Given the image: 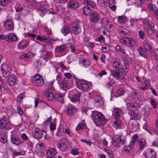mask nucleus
Returning <instances> with one entry per match:
<instances>
[{
	"label": "nucleus",
	"instance_id": "obj_14",
	"mask_svg": "<svg viewBox=\"0 0 158 158\" xmlns=\"http://www.w3.org/2000/svg\"><path fill=\"white\" fill-rule=\"evenodd\" d=\"M113 67L117 70H120L122 68V63L118 59H113L112 60Z\"/></svg>",
	"mask_w": 158,
	"mask_h": 158
},
{
	"label": "nucleus",
	"instance_id": "obj_13",
	"mask_svg": "<svg viewBox=\"0 0 158 158\" xmlns=\"http://www.w3.org/2000/svg\"><path fill=\"white\" fill-rule=\"evenodd\" d=\"M48 6L46 5H41L38 8V10L40 15L42 16L44 15L48 11Z\"/></svg>",
	"mask_w": 158,
	"mask_h": 158
},
{
	"label": "nucleus",
	"instance_id": "obj_6",
	"mask_svg": "<svg viewBox=\"0 0 158 158\" xmlns=\"http://www.w3.org/2000/svg\"><path fill=\"white\" fill-rule=\"evenodd\" d=\"M77 86L83 90L88 89L89 87V84L84 80H79L77 84Z\"/></svg>",
	"mask_w": 158,
	"mask_h": 158
},
{
	"label": "nucleus",
	"instance_id": "obj_27",
	"mask_svg": "<svg viewBox=\"0 0 158 158\" xmlns=\"http://www.w3.org/2000/svg\"><path fill=\"white\" fill-rule=\"evenodd\" d=\"M4 25L7 29L10 30L13 29V23L11 20L6 21L4 23Z\"/></svg>",
	"mask_w": 158,
	"mask_h": 158
},
{
	"label": "nucleus",
	"instance_id": "obj_59",
	"mask_svg": "<svg viewBox=\"0 0 158 158\" xmlns=\"http://www.w3.org/2000/svg\"><path fill=\"white\" fill-rule=\"evenodd\" d=\"M9 0H1L0 2V5L2 6H5L8 4Z\"/></svg>",
	"mask_w": 158,
	"mask_h": 158
},
{
	"label": "nucleus",
	"instance_id": "obj_42",
	"mask_svg": "<svg viewBox=\"0 0 158 158\" xmlns=\"http://www.w3.org/2000/svg\"><path fill=\"white\" fill-rule=\"evenodd\" d=\"M144 87H139V89L142 90H146L148 89L150 86V81L148 80H147L144 81Z\"/></svg>",
	"mask_w": 158,
	"mask_h": 158
},
{
	"label": "nucleus",
	"instance_id": "obj_18",
	"mask_svg": "<svg viewBox=\"0 0 158 158\" xmlns=\"http://www.w3.org/2000/svg\"><path fill=\"white\" fill-rule=\"evenodd\" d=\"M112 143L114 146L118 147L120 146L121 141L119 139V136L118 135H114L112 138Z\"/></svg>",
	"mask_w": 158,
	"mask_h": 158
},
{
	"label": "nucleus",
	"instance_id": "obj_8",
	"mask_svg": "<svg viewBox=\"0 0 158 158\" xmlns=\"http://www.w3.org/2000/svg\"><path fill=\"white\" fill-rule=\"evenodd\" d=\"M67 140L66 139H64L60 140L59 143L57 145V147L59 149L62 151H64L67 148Z\"/></svg>",
	"mask_w": 158,
	"mask_h": 158
},
{
	"label": "nucleus",
	"instance_id": "obj_11",
	"mask_svg": "<svg viewBox=\"0 0 158 158\" xmlns=\"http://www.w3.org/2000/svg\"><path fill=\"white\" fill-rule=\"evenodd\" d=\"M34 137L37 139H40L43 135V131L39 128H35L33 132Z\"/></svg>",
	"mask_w": 158,
	"mask_h": 158
},
{
	"label": "nucleus",
	"instance_id": "obj_52",
	"mask_svg": "<svg viewBox=\"0 0 158 158\" xmlns=\"http://www.w3.org/2000/svg\"><path fill=\"white\" fill-rule=\"evenodd\" d=\"M128 39L129 38L123 37L120 40V42L123 44H128L129 42Z\"/></svg>",
	"mask_w": 158,
	"mask_h": 158
},
{
	"label": "nucleus",
	"instance_id": "obj_50",
	"mask_svg": "<svg viewBox=\"0 0 158 158\" xmlns=\"http://www.w3.org/2000/svg\"><path fill=\"white\" fill-rule=\"evenodd\" d=\"M29 57L28 54L23 53L19 56V58L23 59L25 61H27L29 59Z\"/></svg>",
	"mask_w": 158,
	"mask_h": 158
},
{
	"label": "nucleus",
	"instance_id": "obj_2",
	"mask_svg": "<svg viewBox=\"0 0 158 158\" xmlns=\"http://www.w3.org/2000/svg\"><path fill=\"white\" fill-rule=\"evenodd\" d=\"M138 137V135L137 134H135L133 135L132 139L130 142L129 145L125 146L123 149V152L125 154L131 156L132 158L133 157L134 154V151L132 148L134 145L135 143L136 142Z\"/></svg>",
	"mask_w": 158,
	"mask_h": 158
},
{
	"label": "nucleus",
	"instance_id": "obj_12",
	"mask_svg": "<svg viewBox=\"0 0 158 158\" xmlns=\"http://www.w3.org/2000/svg\"><path fill=\"white\" fill-rule=\"evenodd\" d=\"M66 110L67 114L69 116H72L76 111L75 106L70 104H68L66 106Z\"/></svg>",
	"mask_w": 158,
	"mask_h": 158
},
{
	"label": "nucleus",
	"instance_id": "obj_57",
	"mask_svg": "<svg viewBox=\"0 0 158 158\" xmlns=\"http://www.w3.org/2000/svg\"><path fill=\"white\" fill-rule=\"evenodd\" d=\"M152 27H150L148 28V29L145 30L147 33L150 35L152 34L156 31L155 29H152Z\"/></svg>",
	"mask_w": 158,
	"mask_h": 158
},
{
	"label": "nucleus",
	"instance_id": "obj_54",
	"mask_svg": "<svg viewBox=\"0 0 158 158\" xmlns=\"http://www.w3.org/2000/svg\"><path fill=\"white\" fill-rule=\"evenodd\" d=\"M126 136L123 135V134L119 136V139L121 141V143L123 144H124L126 143Z\"/></svg>",
	"mask_w": 158,
	"mask_h": 158
},
{
	"label": "nucleus",
	"instance_id": "obj_25",
	"mask_svg": "<svg viewBox=\"0 0 158 158\" xmlns=\"http://www.w3.org/2000/svg\"><path fill=\"white\" fill-rule=\"evenodd\" d=\"M79 5V4L77 2L73 0L70 1L67 4L68 7L71 9L76 8Z\"/></svg>",
	"mask_w": 158,
	"mask_h": 158
},
{
	"label": "nucleus",
	"instance_id": "obj_48",
	"mask_svg": "<svg viewBox=\"0 0 158 158\" xmlns=\"http://www.w3.org/2000/svg\"><path fill=\"white\" fill-rule=\"evenodd\" d=\"M110 46L107 44H103L102 46V50L104 52H106L110 50Z\"/></svg>",
	"mask_w": 158,
	"mask_h": 158
},
{
	"label": "nucleus",
	"instance_id": "obj_38",
	"mask_svg": "<svg viewBox=\"0 0 158 158\" xmlns=\"http://www.w3.org/2000/svg\"><path fill=\"white\" fill-rule=\"evenodd\" d=\"M139 51L140 55L145 58L147 57V52L144 48L140 47L139 49Z\"/></svg>",
	"mask_w": 158,
	"mask_h": 158
},
{
	"label": "nucleus",
	"instance_id": "obj_41",
	"mask_svg": "<svg viewBox=\"0 0 158 158\" xmlns=\"http://www.w3.org/2000/svg\"><path fill=\"white\" fill-rule=\"evenodd\" d=\"M33 83L38 86H41L44 84V80L43 78L36 81H32Z\"/></svg>",
	"mask_w": 158,
	"mask_h": 158
},
{
	"label": "nucleus",
	"instance_id": "obj_64",
	"mask_svg": "<svg viewBox=\"0 0 158 158\" xmlns=\"http://www.w3.org/2000/svg\"><path fill=\"white\" fill-rule=\"evenodd\" d=\"M139 36L140 39H143L145 37V35L144 32L142 31L139 32Z\"/></svg>",
	"mask_w": 158,
	"mask_h": 158
},
{
	"label": "nucleus",
	"instance_id": "obj_4",
	"mask_svg": "<svg viewBox=\"0 0 158 158\" xmlns=\"http://www.w3.org/2000/svg\"><path fill=\"white\" fill-rule=\"evenodd\" d=\"M1 69L3 76L7 77L10 75L11 69L7 64H3L1 66Z\"/></svg>",
	"mask_w": 158,
	"mask_h": 158
},
{
	"label": "nucleus",
	"instance_id": "obj_10",
	"mask_svg": "<svg viewBox=\"0 0 158 158\" xmlns=\"http://www.w3.org/2000/svg\"><path fill=\"white\" fill-rule=\"evenodd\" d=\"M146 158H156V153L151 149H148L144 152Z\"/></svg>",
	"mask_w": 158,
	"mask_h": 158
},
{
	"label": "nucleus",
	"instance_id": "obj_61",
	"mask_svg": "<svg viewBox=\"0 0 158 158\" xmlns=\"http://www.w3.org/2000/svg\"><path fill=\"white\" fill-rule=\"evenodd\" d=\"M144 114L145 115H149L150 112V110L149 108H144L143 109Z\"/></svg>",
	"mask_w": 158,
	"mask_h": 158
},
{
	"label": "nucleus",
	"instance_id": "obj_53",
	"mask_svg": "<svg viewBox=\"0 0 158 158\" xmlns=\"http://www.w3.org/2000/svg\"><path fill=\"white\" fill-rule=\"evenodd\" d=\"M125 93L123 88H119L117 90L116 93L120 96L123 95Z\"/></svg>",
	"mask_w": 158,
	"mask_h": 158
},
{
	"label": "nucleus",
	"instance_id": "obj_47",
	"mask_svg": "<svg viewBox=\"0 0 158 158\" xmlns=\"http://www.w3.org/2000/svg\"><path fill=\"white\" fill-rule=\"evenodd\" d=\"M147 5L149 9L155 13L158 10L157 7L153 4L148 3Z\"/></svg>",
	"mask_w": 158,
	"mask_h": 158
},
{
	"label": "nucleus",
	"instance_id": "obj_7",
	"mask_svg": "<svg viewBox=\"0 0 158 158\" xmlns=\"http://www.w3.org/2000/svg\"><path fill=\"white\" fill-rule=\"evenodd\" d=\"M127 107V109L131 111L138 110L140 108L139 104L136 102L128 103Z\"/></svg>",
	"mask_w": 158,
	"mask_h": 158
},
{
	"label": "nucleus",
	"instance_id": "obj_60",
	"mask_svg": "<svg viewBox=\"0 0 158 158\" xmlns=\"http://www.w3.org/2000/svg\"><path fill=\"white\" fill-rule=\"evenodd\" d=\"M44 30L45 32L48 35H50L52 33V31L51 29L48 28L47 27H44Z\"/></svg>",
	"mask_w": 158,
	"mask_h": 158
},
{
	"label": "nucleus",
	"instance_id": "obj_28",
	"mask_svg": "<svg viewBox=\"0 0 158 158\" xmlns=\"http://www.w3.org/2000/svg\"><path fill=\"white\" fill-rule=\"evenodd\" d=\"M111 75L115 78H123V76H122V73L119 71L112 70L110 71Z\"/></svg>",
	"mask_w": 158,
	"mask_h": 158
},
{
	"label": "nucleus",
	"instance_id": "obj_23",
	"mask_svg": "<svg viewBox=\"0 0 158 158\" xmlns=\"http://www.w3.org/2000/svg\"><path fill=\"white\" fill-rule=\"evenodd\" d=\"M113 112L114 114V119L119 118L120 116L122 114V110L118 108L114 109Z\"/></svg>",
	"mask_w": 158,
	"mask_h": 158
},
{
	"label": "nucleus",
	"instance_id": "obj_45",
	"mask_svg": "<svg viewBox=\"0 0 158 158\" xmlns=\"http://www.w3.org/2000/svg\"><path fill=\"white\" fill-rule=\"evenodd\" d=\"M146 141L143 139H141L139 141V145L140 150H142L145 147Z\"/></svg>",
	"mask_w": 158,
	"mask_h": 158
},
{
	"label": "nucleus",
	"instance_id": "obj_58",
	"mask_svg": "<svg viewBox=\"0 0 158 158\" xmlns=\"http://www.w3.org/2000/svg\"><path fill=\"white\" fill-rule=\"evenodd\" d=\"M129 42L128 44H129L131 46H135L136 45L135 41L131 38H129Z\"/></svg>",
	"mask_w": 158,
	"mask_h": 158
},
{
	"label": "nucleus",
	"instance_id": "obj_17",
	"mask_svg": "<svg viewBox=\"0 0 158 158\" xmlns=\"http://www.w3.org/2000/svg\"><path fill=\"white\" fill-rule=\"evenodd\" d=\"M17 40L16 36L14 34L10 33L6 35V41L11 43L13 41H16Z\"/></svg>",
	"mask_w": 158,
	"mask_h": 158
},
{
	"label": "nucleus",
	"instance_id": "obj_46",
	"mask_svg": "<svg viewBox=\"0 0 158 158\" xmlns=\"http://www.w3.org/2000/svg\"><path fill=\"white\" fill-rule=\"evenodd\" d=\"M130 119L138 120L139 118V115L137 113H135V111H132L131 112Z\"/></svg>",
	"mask_w": 158,
	"mask_h": 158
},
{
	"label": "nucleus",
	"instance_id": "obj_16",
	"mask_svg": "<svg viewBox=\"0 0 158 158\" xmlns=\"http://www.w3.org/2000/svg\"><path fill=\"white\" fill-rule=\"evenodd\" d=\"M36 39L37 40L40 41L41 42L48 40L50 42H51L56 40L53 39L51 38L49 36H46L45 35L40 36V35H38Z\"/></svg>",
	"mask_w": 158,
	"mask_h": 158
},
{
	"label": "nucleus",
	"instance_id": "obj_56",
	"mask_svg": "<svg viewBox=\"0 0 158 158\" xmlns=\"http://www.w3.org/2000/svg\"><path fill=\"white\" fill-rule=\"evenodd\" d=\"M115 50L117 51L122 52L123 53H125V51L122 48L120 47L119 45H117L115 48Z\"/></svg>",
	"mask_w": 158,
	"mask_h": 158
},
{
	"label": "nucleus",
	"instance_id": "obj_37",
	"mask_svg": "<svg viewBox=\"0 0 158 158\" xmlns=\"http://www.w3.org/2000/svg\"><path fill=\"white\" fill-rule=\"evenodd\" d=\"M61 31L64 35L71 32V31L68 26H65L61 29Z\"/></svg>",
	"mask_w": 158,
	"mask_h": 158
},
{
	"label": "nucleus",
	"instance_id": "obj_44",
	"mask_svg": "<svg viewBox=\"0 0 158 158\" xmlns=\"http://www.w3.org/2000/svg\"><path fill=\"white\" fill-rule=\"evenodd\" d=\"M56 154V152L54 149H51L47 152V154L48 157H53Z\"/></svg>",
	"mask_w": 158,
	"mask_h": 158
},
{
	"label": "nucleus",
	"instance_id": "obj_3",
	"mask_svg": "<svg viewBox=\"0 0 158 158\" xmlns=\"http://www.w3.org/2000/svg\"><path fill=\"white\" fill-rule=\"evenodd\" d=\"M10 123L8 118L5 116H3L0 120V128L2 130H8Z\"/></svg>",
	"mask_w": 158,
	"mask_h": 158
},
{
	"label": "nucleus",
	"instance_id": "obj_34",
	"mask_svg": "<svg viewBox=\"0 0 158 158\" xmlns=\"http://www.w3.org/2000/svg\"><path fill=\"white\" fill-rule=\"evenodd\" d=\"M84 5H89L92 7L94 8L96 6V4L92 0H84L83 1Z\"/></svg>",
	"mask_w": 158,
	"mask_h": 158
},
{
	"label": "nucleus",
	"instance_id": "obj_35",
	"mask_svg": "<svg viewBox=\"0 0 158 158\" xmlns=\"http://www.w3.org/2000/svg\"><path fill=\"white\" fill-rule=\"evenodd\" d=\"M56 102H58L62 104L64 103V96L62 94H58L56 96Z\"/></svg>",
	"mask_w": 158,
	"mask_h": 158
},
{
	"label": "nucleus",
	"instance_id": "obj_20",
	"mask_svg": "<svg viewBox=\"0 0 158 158\" xmlns=\"http://www.w3.org/2000/svg\"><path fill=\"white\" fill-rule=\"evenodd\" d=\"M59 84L60 85L61 87L64 90H66L69 86L68 81L65 80L60 79L59 81Z\"/></svg>",
	"mask_w": 158,
	"mask_h": 158
},
{
	"label": "nucleus",
	"instance_id": "obj_1",
	"mask_svg": "<svg viewBox=\"0 0 158 158\" xmlns=\"http://www.w3.org/2000/svg\"><path fill=\"white\" fill-rule=\"evenodd\" d=\"M91 117L96 125H101L106 123L104 115L98 111H92Z\"/></svg>",
	"mask_w": 158,
	"mask_h": 158
},
{
	"label": "nucleus",
	"instance_id": "obj_5",
	"mask_svg": "<svg viewBox=\"0 0 158 158\" xmlns=\"http://www.w3.org/2000/svg\"><path fill=\"white\" fill-rule=\"evenodd\" d=\"M71 29L74 34L75 35L79 34L81 31V26L79 22H74L72 24Z\"/></svg>",
	"mask_w": 158,
	"mask_h": 158
},
{
	"label": "nucleus",
	"instance_id": "obj_22",
	"mask_svg": "<svg viewBox=\"0 0 158 158\" xmlns=\"http://www.w3.org/2000/svg\"><path fill=\"white\" fill-rule=\"evenodd\" d=\"M52 52L47 50L44 51L42 53V56L43 58L46 60H49L52 56Z\"/></svg>",
	"mask_w": 158,
	"mask_h": 158
},
{
	"label": "nucleus",
	"instance_id": "obj_51",
	"mask_svg": "<svg viewBox=\"0 0 158 158\" xmlns=\"http://www.w3.org/2000/svg\"><path fill=\"white\" fill-rule=\"evenodd\" d=\"M85 125L83 123H79L76 128V130H80L84 129Z\"/></svg>",
	"mask_w": 158,
	"mask_h": 158
},
{
	"label": "nucleus",
	"instance_id": "obj_15",
	"mask_svg": "<svg viewBox=\"0 0 158 158\" xmlns=\"http://www.w3.org/2000/svg\"><path fill=\"white\" fill-rule=\"evenodd\" d=\"M11 139L12 143L16 145L19 146L21 143V139L15 134H12L11 136Z\"/></svg>",
	"mask_w": 158,
	"mask_h": 158
},
{
	"label": "nucleus",
	"instance_id": "obj_40",
	"mask_svg": "<svg viewBox=\"0 0 158 158\" xmlns=\"http://www.w3.org/2000/svg\"><path fill=\"white\" fill-rule=\"evenodd\" d=\"M80 94H74L73 95L71 99V101L74 102H75L77 101H80Z\"/></svg>",
	"mask_w": 158,
	"mask_h": 158
},
{
	"label": "nucleus",
	"instance_id": "obj_26",
	"mask_svg": "<svg viewBox=\"0 0 158 158\" xmlns=\"http://www.w3.org/2000/svg\"><path fill=\"white\" fill-rule=\"evenodd\" d=\"M66 48V46L64 45H63L56 47L55 50V51L57 53L62 54L65 52Z\"/></svg>",
	"mask_w": 158,
	"mask_h": 158
},
{
	"label": "nucleus",
	"instance_id": "obj_63",
	"mask_svg": "<svg viewBox=\"0 0 158 158\" xmlns=\"http://www.w3.org/2000/svg\"><path fill=\"white\" fill-rule=\"evenodd\" d=\"M105 40L104 37L102 35H101L97 39V40L100 42H101L102 40L104 42Z\"/></svg>",
	"mask_w": 158,
	"mask_h": 158
},
{
	"label": "nucleus",
	"instance_id": "obj_62",
	"mask_svg": "<svg viewBox=\"0 0 158 158\" xmlns=\"http://www.w3.org/2000/svg\"><path fill=\"white\" fill-rule=\"evenodd\" d=\"M40 78H43L40 74H37L34 77L32 81H37L40 79Z\"/></svg>",
	"mask_w": 158,
	"mask_h": 158
},
{
	"label": "nucleus",
	"instance_id": "obj_29",
	"mask_svg": "<svg viewBox=\"0 0 158 158\" xmlns=\"http://www.w3.org/2000/svg\"><path fill=\"white\" fill-rule=\"evenodd\" d=\"M16 81V78L13 75H11L7 79V83L9 85H14Z\"/></svg>",
	"mask_w": 158,
	"mask_h": 158
},
{
	"label": "nucleus",
	"instance_id": "obj_9",
	"mask_svg": "<svg viewBox=\"0 0 158 158\" xmlns=\"http://www.w3.org/2000/svg\"><path fill=\"white\" fill-rule=\"evenodd\" d=\"M100 18L98 13L96 11H93L90 14V20L92 23L97 22L99 20Z\"/></svg>",
	"mask_w": 158,
	"mask_h": 158
},
{
	"label": "nucleus",
	"instance_id": "obj_55",
	"mask_svg": "<svg viewBox=\"0 0 158 158\" xmlns=\"http://www.w3.org/2000/svg\"><path fill=\"white\" fill-rule=\"evenodd\" d=\"M25 97V93H21L17 98V100L19 102H21L22 100Z\"/></svg>",
	"mask_w": 158,
	"mask_h": 158
},
{
	"label": "nucleus",
	"instance_id": "obj_32",
	"mask_svg": "<svg viewBox=\"0 0 158 158\" xmlns=\"http://www.w3.org/2000/svg\"><path fill=\"white\" fill-rule=\"evenodd\" d=\"M115 121L113 124V127L116 128H118L120 127L122 124V122L119 119H115Z\"/></svg>",
	"mask_w": 158,
	"mask_h": 158
},
{
	"label": "nucleus",
	"instance_id": "obj_39",
	"mask_svg": "<svg viewBox=\"0 0 158 158\" xmlns=\"http://www.w3.org/2000/svg\"><path fill=\"white\" fill-rule=\"evenodd\" d=\"M127 20V17L124 15L119 16L118 18V22L121 24L125 23Z\"/></svg>",
	"mask_w": 158,
	"mask_h": 158
},
{
	"label": "nucleus",
	"instance_id": "obj_33",
	"mask_svg": "<svg viewBox=\"0 0 158 158\" xmlns=\"http://www.w3.org/2000/svg\"><path fill=\"white\" fill-rule=\"evenodd\" d=\"M83 13L86 15H88L91 13V10L89 7L86 6L83 8Z\"/></svg>",
	"mask_w": 158,
	"mask_h": 158
},
{
	"label": "nucleus",
	"instance_id": "obj_19",
	"mask_svg": "<svg viewBox=\"0 0 158 158\" xmlns=\"http://www.w3.org/2000/svg\"><path fill=\"white\" fill-rule=\"evenodd\" d=\"M94 99L96 106L99 107L104 105V101L101 96H96L94 97Z\"/></svg>",
	"mask_w": 158,
	"mask_h": 158
},
{
	"label": "nucleus",
	"instance_id": "obj_24",
	"mask_svg": "<svg viewBox=\"0 0 158 158\" xmlns=\"http://www.w3.org/2000/svg\"><path fill=\"white\" fill-rule=\"evenodd\" d=\"M118 29L119 33L120 35L123 36L125 35L130 32V31L129 30L122 27L118 26Z\"/></svg>",
	"mask_w": 158,
	"mask_h": 158
},
{
	"label": "nucleus",
	"instance_id": "obj_21",
	"mask_svg": "<svg viewBox=\"0 0 158 158\" xmlns=\"http://www.w3.org/2000/svg\"><path fill=\"white\" fill-rule=\"evenodd\" d=\"M44 96L47 98L48 100L51 101L53 98V94L52 91L51 89H48L45 91L44 94Z\"/></svg>",
	"mask_w": 158,
	"mask_h": 158
},
{
	"label": "nucleus",
	"instance_id": "obj_31",
	"mask_svg": "<svg viewBox=\"0 0 158 158\" xmlns=\"http://www.w3.org/2000/svg\"><path fill=\"white\" fill-rule=\"evenodd\" d=\"M27 42L23 40L19 43L18 47L21 49H24L27 48Z\"/></svg>",
	"mask_w": 158,
	"mask_h": 158
},
{
	"label": "nucleus",
	"instance_id": "obj_36",
	"mask_svg": "<svg viewBox=\"0 0 158 158\" xmlns=\"http://www.w3.org/2000/svg\"><path fill=\"white\" fill-rule=\"evenodd\" d=\"M80 62L82 64L83 66L85 68L87 67L90 66V63L88 60L84 59H81V60Z\"/></svg>",
	"mask_w": 158,
	"mask_h": 158
},
{
	"label": "nucleus",
	"instance_id": "obj_43",
	"mask_svg": "<svg viewBox=\"0 0 158 158\" xmlns=\"http://www.w3.org/2000/svg\"><path fill=\"white\" fill-rule=\"evenodd\" d=\"M7 141L6 135L4 133L0 134V141L3 143H6Z\"/></svg>",
	"mask_w": 158,
	"mask_h": 158
},
{
	"label": "nucleus",
	"instance_id": "obj_49",
	"mask_svg": "<svg viewBox=\"0 0 158 158\" xmlns=\"http://www.w3.org/2000/svg\"><path fill=\"white\" fill-rule=\"evenodd\" d=\"M144 48L147 51H149L152 49V47L147 41H145L143 43Z\"/></svg>",
	"mask_w": 158,
	"mask_h": 158
},
{
	"label": "nucleus",
	"instance_id": "obj_30",
	"mask_svg": "<svg viewBox=\"0 0 158 158\" xmlns=\"http://www.w3.org/2000/svg\"><path fill=\"white\" fill-rule=\"evenodd\" d=\"M143 25L145 30L148 29L150 27H154V25L152 22H150L148 20H146L143 22Z\"/></svg>",
	"mask_w": 158,
	"mask_h": 158
}]
</instances>
